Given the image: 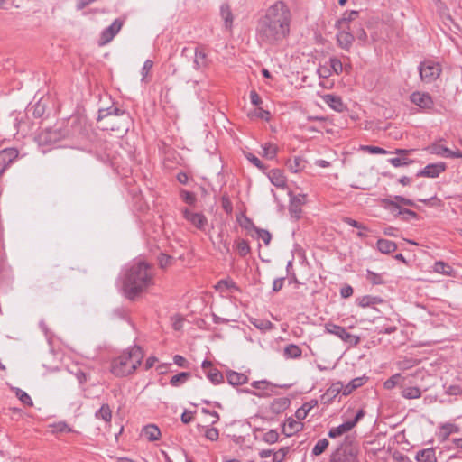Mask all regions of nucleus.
I'll use <instances>...</instances> for the list:
<instances>
[{"label": "nucleus", "mask_w": 462, "mask_h": 462, "mask_svg": "<svg viewBox=\"0 0 462 462\" xmlns=\"http://www.w3.org/2000/svg\"><path fill=\"white\" fill-rule=\"evenodd\" d=\"M236 221L239 226L245 231H265L264 229L256 228L252 220L243 213L237 215Z\"/></svg>", "instance_id": "26"}, {"label": "nucleus", "mask_w": 462, "mask_h": 462, "mask_svg": "<svg viewBox=\"0 0 462 462\" xmlns=\"http://www.w3.org/2000/svg\"><path fill=\"white\" fill-rule=\"evenodd\" d=\"M16 396L23 404H25L27 406L33 405V402H32L31 397L24 391H23L21 389H16Z\"/></svg>", "instance_id": "53"}, {"label": "nucleus", "mask_w": 462, "mask_h": 462, "mask_svg": "<svg viewBox=\"0 0 462 462\" xmlns=\"http://www.w3.org/2000/svg\"><path fill=\"white\" fill-rule=\"evenodd\" d=\"M354 40L355 37L349 29H337V43L341 49L349 51Z\"/></svg>", "instance_id": "12"}, {"label": "nucleus", "mask_w": 462, "mask_h": 462, "mask_svg": "<svg viewBox=\"0 0 462 462\" xmlns=\"http://www.w3.org/2000/svg\"><path fill=\"white\" fill-rule=\"evenodd\" d=\"M306 161L300 156H295L287 162L289 170L294 173L301 171L305 168Z\"/></svg>", "instance_id": "33"}, {"label": "nucleus", "mask_w": 462, "mask_h": 462, "mask_svg": "<svg viewBox=\"0 0 462 462\" xmlns=\"http://www.w3.org/2000/svg\"><path fill=\"white\" fill-rule=\"evenodd\" d=\"M228 383L231 385H242L247 383V376L242 373L230 371L226 374Z\"/></svg>", "instance_id": "30"}, {"label": "nucleus", "mask_w": 462, "mask_h": 462, "mask_svg": "<svg viewBox=\"0 0 462 462\" xmlns=\"http://www.w3.org/2000/svg\"><path fill=\"white\" fill-rule=\"evenodd\" d=\"M412 152V150H406V149H396L394 153L398 154V157H393L389 159V162L393 167H402V166H407L413 162L412 160L408 159L406 156L410 154Z\"/></svg>", "instance_id": "13"}, {"label": "nucleus", "mask_w": 462, "mask_h": 462, "mask_svg": "<svg viewBox=\"0 0 462 462\" xmlns=\"http://www.w3.org/2000/svg\"><path fill=\"white\" fill-rule=\"evenodd\" d=\"M211 240L214 245L219 243L217 248L221 253L224 254L229 252V243H227L226 240L224 241L222 233H217L216 237H211Z\"/></svg>", "instance_id": "39"}, {"label": "nucleus", "mask_w": 462, "mask_h": 462, "mask_svg": "<svg viewBox=\"0 0 462 462\" xmlns=\"http://www.w3.org/2000/svg\"><path fill=\"white\" fill-rule=\"evenodd\" d=\"M189 377L190 373L181 372L179 373L178 374L173 375L170 380V383L174 387H178L180 384L184 383Z\"/></svg>", "instance_id": "40"}, {"label": "nucleus", "mask_w": 462, "mask_h": 462, "mask_svg": "<svg viewBox=\"0 0 462 462\" xmlns=\"http://www.w3.org/2000/svg\"><path fill=\"white\" fill-rule=\"evenodd\" d=\"M154 283L151 266L144 261L134 262L126 271L123 291L126 298L134 300Z\"/></svg>", "instance_id": "2"}, {"label": "nucleus", "mask_w": 462, "mask_h": 462, "mask_svg": "<svg viewBox=\"0 0 462 462\" xmlns=\"http://www.w3.org/2000/svg\"><path fill=\"white\" fill-rule=\"evenodd\" d=\"M291 14L288 6L282 1L272 5L259 20L257 39L261 44L276 45L290 33Z\"/></svg>", "instance_id": "1"}, {"label": "nucleus", "mask_w": 462, "mask_h": 462, "mask_svg": "<svg viewBox=\"0 0 462 462\" xmlns=\"http://www.w3.org/2000/svg\"><path fill=\"white\" fill-rule=\"evenodd\" d=\"M123 114V110L119 109L118 107L111 106L106 110H99L97 120H101L107 116H121Z\"/></svg>", "instance_id": "46"}, {"label": "nucleus", "mask_w": 462, "mask_h": 462, "mask_svg": "<svg viewBox=\"0 0 462 462\" xmlns=\"http://www.w3.org/2000/svg\"><path fill=\"white\" fill-rule=\"evenodd\" d=\"M366 381L365 377H356L351 380L346 385H343V395L350 394L354 390L362 386Z\"/></svg>", "instance_id": "32"}, {"label": "nucleus", "mask_w": 462, "mask_h": 462, "mask_svg": "<svg viewBox=\"0 0 462 462\" xmlns=\"http://www.w3.org/2000/svg\"><path fill=\"white\" fill-rule=\"evenodd\" d=\"M302 355L301 348L295 344H289L284 347L283 356L285 358L290 359H297L300 358Z\"/></svg>", "instance_id": "31"}, {"label": "nucleus", "mask_w": 462, "mask_h": 462, "mask_svg": "<svg viewBox=\"0 0 462 462\" xmlns=\"http://www.w3.org/2000/svg\"><path fill=\"white\" fill-rule=\"evenodd\" d=\"M328 440L327 439H319L312 448V454L314 456L321 455L328 447Z\"/></svg>", "instance_id": "44"}, {"label": "nucleus", "mask_w": 462, "mask_h": 462, "mask_svg": "<svg viewBox=\"0 0 462 462\" xmlns=\"http://www.w3.org/2000/svg\"><path fill=\"white\" fill-rule=\"evenodd\" d=\"M254 116L262 118L265 121H268L270 119V113L267 110H264L261 107L254 109Z\"/></svg>", "instance_id": "62"}, {"label": "nucleus", "mask_w": 462, "mask_h": 462, "mask_svg": "<svg viewBox=\"0 0 462 462\" xmlns=\"http://www.w3.org/2000/svg\"><path fill=\"white\" fill-rule=\"evenodd\" d=\"M279 434L275 430H270L263 436V440L268 444H273L278 441Z\"/></svg>", "instance_id": "49"}, {"label": "nucleus", "mask_w": 462, "mask_h": 462, "mask_svg": "<svg viewBox=\"0 0 462 462\" xmlns=\"http://www.w3.org/2000/svg\"><path fill=\"white\" fill-rule=\"evenodd\" d=\"M143 434L149 441H155L161 438V430L154 424H149L143 427Z\"/></svg>", "instance_id": "25"}, {"label": "nucleus", "mask_w": 462, "mask_h": 462, "mask_svg": "<svg viewBox=\"0 0 462 462\" xmlns=\"http://www.w3.org/2000/svg\"><path fill=\"white\" fill-rule=\"evenodd\" d=\"M278 152L277 145L272 143H266L263 145V155L267 159H273Z\"/></svg>", "instance_id": "42"}, {"label": "nucleus", "mask_w": 462, "mask_h": 462, "mask_svg": "<svg viewBox=\"0 0 462 462\" xmlns=\"http://www.w3.org/2000/svg\"><path fill=\"white\" fill-rule=\"evenodd\" d=\"M184 216L185 218L191 222L197 228H202L206 223V217L200 213H193L186 209Z\"/></svg>", "instance_id": "23"}, {"label": "nucleus", "mask_w": 462, "mask_h": 462, "mask_svg": "<svg viewBox=\"0 0 462 462\" xmlns=\"http://www.w3.org/2000/svg\"><path fill=\"white\" fill-rule=\"evenodd\" d=\"M236 249L241 256H245L250 252L249 245L245 240H238L236 242Z\"/></svg>", "instance_id": "55"}, {"label": "nucleus", "mask_w": 462, "mask_h": 462, "mask_svg": "<svg viewBox=\"0 0 462 462\" xmlns=\"http://www.w3.org/2000/svg\"><path fill=\"white\" fill-rule=\"evenodd\" d=\"M303 430V423L299 420L288 418L282 425V433L291 437Z\"/></svg>", "instance_id": "14"}, {"label": "nucleus", "mask_w": 462, "mask_h": 462, "mask_svg": "<svg viewBox=\"0 0 462 462\" xmlns=\"http://www.w3.org/2000/svg\"><path fill=\"white\" fill-rule=\"evenodd\" d=\"M459 431V428L452 423H447L441 426L440 436L442 440L445 441L448 439L450 434L457 433Z\"/></svg>", "instance_id": "38"}, {"label": "nucleus", "mask_w": 462, "mask_h": 462, "mask_svg": "<svg viewBox=\"0 0 462 462\" xmlns=\"http://www.w3.org/2000/svg\"><path fill=\"white\" fill-rule=\"evenodd\" d=\"M19 156L20 152L15 147H8L0 151V177Z\"/></svg>", "instance_id": "7"}, {"label": "nucleus", "mask_w": 462, "mask_h": 462, "mask_svg": "<svg viewBox=\"0 0 462 462\" xmlns=\"http://www.w3.org/2000/svg\"><path fill=\"white\" fill-rule=\"evenodd\" d=\"M387 208L392 210V212H397L399 215H401L402 217V218L404 219H409L410 217H412V218H415L416 217V213L410 210V209H407V208H401L399 207V205L391 200V199H385L384 200Z\"/></svg>", "instance_id": "20"}, {"label": "nucleus", "mask_w": 462, "mask_h": 462, "mask_svg": "<svg viewBox=\"0 0 462 462\" xmlns=\"http://www.w3.org/2000/svg\"><path fill=\"white\" fill-rule=\"evenodd\" d=\"M290 405V400L285 397L278 398L271 403V411L273 413L279 414L284 411Z\"/></svg>", "instance_id": "28"}, {"label": "nucleus", "mask_w": 462, "mask_h": 462, "mask_svg": "<svg viewBox=\"0 0 462 462\" xmlns=\"http://www.w3.org/2000/svg\"><path fill=\"white\" fill-rule=\"evenodd\" d=\"M441 71L440 64L430 60L420 62L419 66L420 79L428 84L435 81L439 77Z\"/></svg>", "instance_id": "5"}, {"label": "nucleus", "mask_w": 462, "mask_h": 462, "mask_svg": "<svg viewBox=\"0 0 462 462\" xmlns=\"http://www.w3.org/2000/svg\"><path fill=\"white\" fill-rule=\"evenodd\" d=\"M208 60L205 49L202 47H197L195 49V55L193 60V67L199 70L208 67Z\"/></svg>", "instance_id": "17"}, {"label": "nucleus", "mask_w": 462, "mask_h": 462, "mask_svg": "<svg viewBox=\"0 0 462 462\" xmlns=\"http://www.w3.org/2000/svg\"><path fill=\"white\" fill-rule=\"evenodd\" d=\"M205 437L211 441L218 439L219 433L216 428H207L205 431Z\"/></svg>", "instance_id": "59"}, {"label": "nucleus", "mask_w": 462, "mask_h": 462, "mask_svg": "<svg viewBox=\"0 0 462 462\" xmlns=\"http://www.w3.org/2000/svg\"><path fill=\"white\" fill-rule=\"evenodd\" d=\"M252 324L260 330L265 331L273 328V323L267 319H254Z\"/></svg>", "instance_id": "45"}, {"label": "nucleus", "mask_w": 462, "mask_h": 462, "mask_svg": "<svg viewBox=\"0 0 462 462\" xmlns=\"http://www.w3.org/2000/svg\"><path fill=\"white\" fill-rule=\"evenodd\" d=\"M221 17L224 20L225 27L230 29L233 23V14L228 5H222L220 8Z\"/></svg>", "instance_id": "35"}, {"label": "nucleus", "mask_w": 462, "mask_h": 462, "mask_svg": "<svg viewBox=\"0 0 462 462\" xmlns=\"http://www.w3.org/2000/svg\"><path fill=\"white\" fill-rule=\"evenodd\" d=\"M208 379L214 384H218L223 382V374L216 368H210L207 374Z\"/></svg>", "instance_id": "43"}, {"label": "nucleus", "mask_w": 462, "mask_h": 462, "mask_svg": "<svg viewBox=\"0 0 462 462\" xmlns=\"http://www.w3.org/2000/svg\"><path fill=\"white\" fill-rule=\"evenodd\" d=\"M357 304L362 308L370 307L378 303H381L383 300L379 297H374L370 295H365L360 297L356 300Z\"/></svg>", "instance_id": "36"}, {"label": "nucleus", "mask_w": 462, "mask_h": 462, "mask_svg": "<svg viewBox=\"0 0 462 462\" xmlns=\"http://www.w3.org/2000/svg\"><path fill=\"white\" fill-rule=\"evenodd\" d=\"M411 101L425 111H430L433 108L434 102L430 94L424 92H414L410 97Z\"/></svg>", "instance_id": "9"}, {"label": "nucleus", "mask_w": 462, "mask_h": 462, "mask_svg": "<svg viewBox=\"0 0 462 462\" xmlns=\"http://www.w3.org/2000/svg\"><path fill=\"white\" fill-rule=\"evenodd\" d=\"M359 446L354 436H346L331 454L329 462H359Z\"/></svg>", "instance_id": "4"}, {"label": "nucleus", "mask_w": 462, "mask_h": 462, "mask_svg": "<svg viewBox=\"0 0 462 462\" xmlns=\"http://www.w3.org/2000/svg\"><path fill=\"white\" fill-rule=\"evenodd\" d=\"M325 331L328 334L337 336L344 342L350 343L353 346H356L360 342V337L358 336L352 335L348 333L345 328L333 323H327L325 325Z\"/></svg>", "instance_id": "6"}, {"label": "nucleus", "mask_w": 462, "mask_h": 462, "mask_svg": "<svg viewBox=\"0 0 462 462\" xmlns=\"http://www.w3.org/2000/svg\"><path fill=\"white\" fill-rule=\"evenodd\" d=\"M173 263V258L164 253H161V254L158 257V263L160 268L166 269L167 267L171 266Z\"/></svg>", "instance_id": "47"}, {"label": "nucleus", "mask_w": 462, "mask_h": 462, "mask_svg": "<svg viewBox=\"0 0 462 462\" xmlns=\"http://www.w3.org/2000/svg\"><path fill=\"white\" fill-rule=\"evenodd\" d=\"M268 178L273 185L277 188L284 189L286 187V177L279 169H273L268 173Z\"/></svg>", "instance_id": "19"}, {"label": "nucleus", "mask_w": 462, "mask_h": 462, "mask_svg": "<svg viewBox=\"0 0 462 462\" xmlns=\"http://www.w3.org/2000/svg\"><path fill=\"white\" fill-rule=\"evenodd\" d=\"M353 294V288L350 285H344L340 290L342 298H348Z\"/></svg>", "instance_id": "64"}, {"label": "nucleus", "mask_w": 462, "mask_h": 462, "mask_svg": "<svg viewBox=\"0 0 462 462\" xmlns=\"http://www.w3.org/2000/svg\"><path fill=\"white\" fill-rule=\"evenodd\" d=\"M290 196L289 212L291 218L298 220L300 217L302 212L301 207L306 201V197L302 194L297 196H291V194H290Z\"/></svg>", "instance_id": "10"}, {"label": "nucleus", "mask_w": 462, "mask_h": 462, "mask_svg": "<svg viewBox=\"0 0 462 462\" xmlns=\"http://www.w3.org/2000/svg\"><path fill=\"white\" fill-rule=\"evenodd\" d=\"M365 150L368 151L372 154H386L388 152L378 146H365Z\"/></svg>", "instance_id": "63"}, {"label": "nucleus", "mask_w": 462, "mask_h": 462, "mask_svg": "<svg viewBox=\"0 0 462 462\" xmlns=\"http://www.w3.org/2000/svg\"><path fill=\"white\" fill-rule=\"evenodd\" d=\"M152 66H153V62L151 60H146L144 61L143 68L141 69V75H142L141 81L142 82H146V79H147L150 71L152 70Z\"/></svg>", "instance_id": "51"}, {"label": "nucleus", "mask_w": 462, "mask_h": 462, "mask_svg": "<svg viewBox=\"0 0 462 462\" xmlns=\"http://www.w3.org/2000/svg\"><path fill=\"white\" fill-rule=\"evenodd\" d=\"M340 393H343V383L337 382L327 389V391L321 396V402L323 403H330Z\"/></svg>", "instance_id": "16"}, {"label": "nucleus", "mask_w": 462, "mask_h": 462, "mask_svg": "<svg viewBox=\"0 0 462 462\" xmlns=\"http://www.w3.org/2000/svg\"><path fill=\"white\" fill-rule=\"evenodd\" d=\"M401 378H402V376L400 374H393V376H391L389 379H387L384 382V383H383L384 388L387 390H391V389L394 388L399 383V380Z\"/></svg>", "instance_id": "54"}, {"label": "nucleus", "mask_w": 462, "mask_h": 462, "mask_svg": "<svg viewBox=\"0 0 462 462\" xmlns=\"http://www.w3.org/2000/svg\"><path fill=\"white\" fill-rule=\"evenodd\" d=\"M181 198L182 199L189 205H192L196 201V197L193 192L190 191H182L181 192Z\"/></svg>", "instance_id": "61"}, {"label": "nucleus", "mask_w": 462, "mask_h": 462, "mask_svg": "<svg viewBox=\"0 0 462 462\" xmlns=\"http://www.w3.org/2000/svg\"><path fill=\"white\" fill-rule=\"evenodd\" d=\"M317 404L318 402L315 400L303 403L302 406L300 407L295 412L296 419L300 421L304 420L308 416L311 409L314 408Z\"/></svg>", "instance_id": "29"}, {"label": "nucleus", "mask_w": 462, "mask_h": 462, "mask_svg": "<svg viewBox=\"0 0 462 462\" xmlns=\"http://www.w3.org/2000/svg\"><path fill=\"white\" fill-rule=\"evenodd\" d=\"M366 279L369 281L372 284L377 285L383 283V276L379 273H374L370 270H367L366 273Z\"/></svg>", "instance_id": "50"}, {"label": "nucleus", "mask_w": 462, "mask_h": 462, "mask_svg": "<svg viewBox=\"0 0 462 462\" xmlns=\"http://www.w3.org/2000/svg\"><path fill=\"white\" fill-rule=\"evenodd\" d=\"M289 452V448L284 447L277 452H273V462H282Z\"/></svg>", "instance_id": "57"}, {"label": "nucleus", "mask_w": 462, "mask_h": 462, "mask_svg": "<svg viewBox=\"0 0 462 462\" xmlns=\"http://www.w3.org/2000/svg\"><path fill=\"white\" fill-rule=\"evenodd\" d=\"M51 134V131L42 132L38 135L39 143L40 144H49V143H51V136H50Z\"/></svg>", "instance_id": "60"}, {"label": "nucleus", "mask_w": 462, "mask_h": 462, "mask_svg": "<svg viewBox=\"0 0 462 462\" xmlns=\"http://www.w3.org/2000/svg\"><path fill=\"white\" fill-rule=\"evenodd\" d=\"M329 64H330V67L333 69L334 73H336L337 75H339L340 73H342L344 67H343V63L341 62V60L339 59L335 58V57L330 58Z\"/></svg>", "instance_id": "52"}, {"label": "nucleus", "mask_w": 462, "mask_h": 462, "mask_svg": "<svg viewBox=\"0 0 462 462\" xmlns=\"http://www.w3.org/2000/svg\"><path fill=\"white\" fill-rule=\"evenodd\" d=\"M377 248L383 254H390L396 250L397 246L394 242L387 239H379L377 241Z\"/></svg>", "instance_id": "34"}, {"label": "nucleus", "mask_w": 462, "mask_h": 462, "mask_svg": "<svg viewBox=\"0 0 462 462\" xmlns=\"http://www.w3.org/2000/svg\"><path fill=\"white\" fill-rule=\"evenodd\" d=\"M235 282L231 280H220L217 282L215 285V289L217 291H219L221 292H224L226 290H229L231 288H235Z\"/></svg>", "instance_id": "48"}, {"label": "nucleus", "mask_w": 462, "mask_h": 462, "mask_svg": "<svg viewBox=\"0 0 462 462\" xmlns=\"http://www.w3.org/2000/svg\"><path fill=\"white\" fill-rule=\"evenodd\" d=\"M402 396L405 399H418L421 396V391L418 387H407L402 390Z\"/></svg>", "instance_id": "41"}, {"label": "nucleus", "mask_w": 462, "mask_h": 462, "mask_svg": "<svg viewBox=\"0 0 462 462\" xmlns=\"http://www.w3.org/2000/svg\"><path fill=\"white\" fill-rule=\"evenodd\" d=\"M415 458L418 462H437V457L433 448H428L418 451Z\"/></svg>", "instance_id": "22"}, {"label": "nucleus", "mask_w": 462, "mask_h": 462, "mask_svg": "<svg viewBox=\"0 0 462 462\" xmlns=\"http://www.w3.org/2000/svg\"><path fill=\"white\" fill-rule=\"evenodd\" d=\"M323 101L333 110L337 112H344L346 110V105L343 103L340 97L332 95V94H326L322 97Z\"/></svg>", "instance_id": "15"}, {"label": "nucleus", "mask_w": 462, "mask_h": 462, "mask_svg": "<svg viewBox=\"0 0 462 462\" xmlns=\"http://www.w3.org/2000/svg\"><path fill=\"white\" fill-rule=\"evenodd\" d=\"M124 24V20L121 18L116 19L108 27L104 29L100 34L98 44L100 46L109 43L115 36L120 32Z\"/></svg>", "instance_id": "8"}, {"label": "nucleus", "mask_w": 462, "mask_h": 462, "mask_svg": "<svg viewBox=\"0 0 462 462\" xmlns=\"http://www.w3.org/2000/svg\"><path fill=\"white\" fill-rule=\"evenodd\" d=\"M245 156L250 162H252L258 169L262 171L266 170V167L263 165V163L253 153L246 152L245 153Z\"/></svg>", "instance_id": "56"}, {"label": "nucleus", "mask_w": 462, "mask_h": 462, "mask_svg": "<svg viewBox=\"0 0 462 462\" xmlns=\"http://www.w3.org/2000/svg\"><path fill=\"white\" fill-rule=\"evenodd\" d=\"M97 419H101L106 422H110L112 419V411L108 404H103L95 414Z\"/></svg>", "instance_id": "37"}, {"label": "nucleus", "mask_w": 462, "mask_h": 462, "mask_svg": "<svg viewBox=\"0 0 462 462\" xmlns=\"http://www.w3.org/2000/svg\"><path fill=\"white\" fill-rule=\"evenodd\" d=\"M446 163L445 162H437L430 163L425 166L422 170L417 172L418 177H427V178H437L440 173L445 171Z\"/></svg>", "instance_id": "11"}, {"label": "nucleus", "mask_w": 462, "mask_h": 462, "mask_svg": "<svg viewBox=\"0 0 462 462\" xmlns=\"http://www.w3.org/2000/svg\"><path fill=\"white\" fill-rule=\"evenodd\" d=\"M433 271L437 273L444 274L450 277L456 276L455 270L443 261H438L433 265Z\"/></svg>", "instance_id": "24"}, {"label": "nucleus", "mask_w": 462, "mask_h": 462, "mask_svg": "<svg viewBox=\"0 0 462 462\" xmlns=\"http://www.w3.org/2000/svg\"><path fill=\"white\" fill-rule=\"evenodd\" d=\"M221 207L227 213L230 214L233 211L232 203L226 194L221 197Z\"/></svg>", "instance_id": "58"}, {"label": "nucleus", "mask_w": 462, "mask_h": 462, "mask_svg": "<svg viewBox=\"0 0 462 462\" xmlns=\"http://www.w3.org/2000/svg\"><path fill=\"white\" fill-rule=\"evenodd\" d=\"M358 15V12L351 11L343 14L342 17L338 19L335 24L337 29H349L350 22L354 21Z\"/></svg>", "instance_id": "21"}, {"label": "nucleus", "mask_w": 462, "mask_h": 462, "mask_svg": "<svg viewBox=\"0 0 462 462\" xmlns=\"http://www.w3.org/2000/svg\"><path fill=\"white\" fill-rule=\"evenodd\" d=\"M352 429V424H349L348 421H346L337 427L331 428L328 435L331 439H336L350 431Z\"/></svg>", "instance_id": "27"}, {"label": "nucleus", "mask_w": 462, "mask_h": 462, "mask_svg": "<svg viewBox=\"0 0 462 462\" xmlns=\"http://www.w3.org/2000/svg\"><path fill=\"white\" fill-rule=\"evenodd\" d=\"M143 359L142 348L138 346H131L112 360L110 372L116 377L131 375L141 365Z\"/></svg>", "instance_id": "3"}, {"label": "nucleus", "mask_w": 462, "mask_h": 462, "mask_svg": "<svg viewBox=\"0 0 462 462\" xmlns=\"http://www.w3.org/2000/svg\"><path fill=\"white\" fill-rule=\"evenodd\" d=\"M426 151L430 154H435L444 158H454L455 151L440 145L439 143H432L426 148Z\"/></svg>", "instance_id": "18"}]
</instances>
